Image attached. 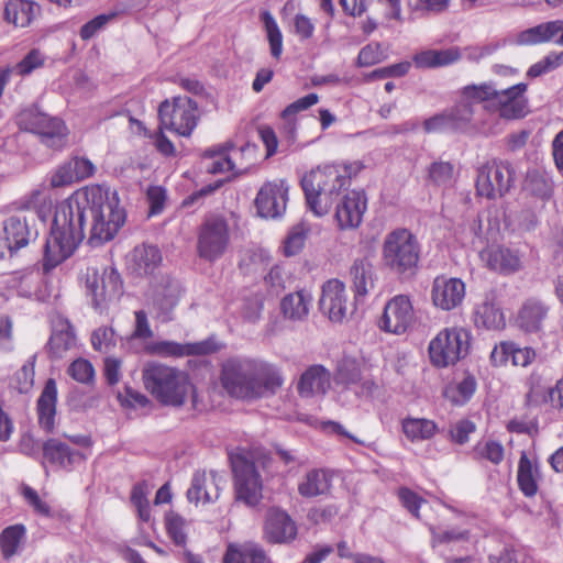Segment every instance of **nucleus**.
<instances>
[{"label": "nucleus", "mask_w": 563, "mask_h": 563, "mask_svg": "<svg viewBox=\"0 0 563 563\" xmlns=\"http://www.w3.org/2000/svg\"><path fill=\"white\" fill-rule=\"evenodd\" d=\"M103 211L102 185L80 188L56 205L49 233L43 245L42 268L45 274L74 255L87 231L88 244L92 247L115 238L119 218L104 227L101 223Z\"/></svg>", "instance_id": "1"}, {"label": "nucleus", "mask_w": 563, "mask_h": 563, "mask_svg": "<svg viewBox=\"0 0 563 563\" xmlns=\"http://www.w3.org/2000/svg\"><path fill=\"white\" fill-rule=\"evenodd\" d=\"M283 383L280 372L266 362L234 356L221 367V384L236 399L255 400L273 396Z\"/></svg>", "instance_id": "2"}, {"label": "nucleus", "mask_w": 563, "mask_h": 563, "mask_svg": "<svg viewBox=\"0 0 563 563\" xmlns=\"http://www.w3.org/2000/svg\"><path fill=\"white\" fill-rule=\"evenodd\" d=\"M350 185V167L344 166L343 170H341L334 164L311 170L300 179L307 209L316 217L327 214L333 202V196H339L340 191L346 189Z\"/></svg>", "instance_id": "3"}, {"label": "nucleus", "mask_w": 563, "mask_h": 563, "mask_svg": "<svg viewBox=\"0 0 563 563\" xmlns=\"http://www.w3.org/2000/svg\"><path fill=\"white\" fill-rule=\"evenodd\" d=\"M421 245L417 236L407 228H396L388 232L382 244V265L399 282L408 283L419 272Z\"/></svg>", "instance_id": "4"}, {"label": "nucleus", "mask_w": 563, "mask_h": 563, "mask_svg": "<svg viewBox=\"0 0 563 563\" xmlns=\"http://www.w3.org/2000/svg\"><path fill=\"white\" fill-rule=\"evenodd\" d=\"M553 41L563 46V37H505L501 41L492 42L483 46H468L460 51L459 47L446 49H426L413 55V64L417 68H437L448 66L464 57L471 62L493 55L506 45H537Z\"/></svg>", "instance_id": "5"}, {"label": "nucleus", "mask_w": 563, "mask_h": 563, "mask_svg": "<svg viewBox=\"0 0 563 563\" xmlns=\"http://www.w3.org/2000/svg\"><path fill=\"white\" fill-rule=\"evenodd\" d=\"M143 382L146 389L165 406H183L188 393L194 389L187 374L159 363H148L143 368Z\"/></svg>", "instance_id": "6"}, {"label": "nucleus", "mask_w": 563, "mask_h": 563, "mask_svg": "<svg viewBox=\"0 0 563 563\" xmlns=\"http://www.w3.org/2000/svg\"><path fill=\"white\" fill-rule=\"evenodd\" d=\"M16 124L20 130L38 135L41 143L53 150H60L67 141L65 122L43 112L37 104L22 109L16 114Z\"/></svg>", "instance_id": "7"}, {"label": "nucleus", "mask_w": 563, "mask_h": 563, "mask_svg": "<svg viewBox=\"0 0 563 563\" xmlns=\"http://www.w3.org/2000/svg\"><path fill=\"white\" fill-rule=\"evenodd\" d=\"M471 334L464 328L441 330L429 343V358L433 366L445 368L456 364L470 352Z\"/></svg>", "instance_id": "8"}, {"label": "nucleus", "mask_w": 563, "mask_h": 563, "mask_svg": "<svg viewBox=\"0 0 563 563\" xmlns=\"http://www.w3.org/2000/svg\"><path fill=\"white\" fill-rule=\"evenodd\" d=\"M230 460L235 500L255 508L263 499V481L255 462L242 454L231 455Z\"/></svg>", "instance_id": "9"}, {"label": "nucleus", "mask_w": 563, "mask_h": 563, "mask_svg": "<svg viewBox=\"0 0 563 563\" xmlns=\"http://www.w3.org/2000/svg\"><path fill=\"white\" fill-rule=\"evenodd\" d=\"M197 111L198 103L190 97L177 96L172 101L166 99L158 107L159 124L188 137L197 126Z\"/></svg>", "instance_id": "10"}, {"label": "nucleus", "mask_w": 563, "mask_h": 563, "mask_svg": "<svg viewBox=\"0 0 563 563\" xmlns=\"http://www.w3.org/2000/svg\"><path fill=\"white\" fill-rule=\"evenodd\" d=\"M516 180V169L506 159H494L478 168L476 191L481 197L495 199L504 197Z\"/></svg>", "instance_id": "11"}, {"label": "nucleus", "mask_w": 563, "mask_h": 563, "mask_svg": "<svg viewBox=\"0 0 563 563\" xmlns=\"http://www.w3.org/2000/svg\"><path fill=\"white\" fill-rule=\"evenodd\" d=\"M229 242L230 231L225 219H207L198 231L197 253L200 258L213 263L225 253Z\"/></svg>", "instance_id": "12"}, {"label": "nucleus", "mask_w": 563, "mask_h": 563, "mask_svg": "<svg viewBox=\"0 0 563 563\" xmlns=\"http://www.w3.org/2000/svg\"><path fill=\"white\" fill-rule=\"evenodd\" d=\"M38 230L34 227L33 212H20L8 217L2 223L0 231V249L14 254L26 246L32 240H36Z\"/></svg>", "instance_id": "13"}, {"label": "nucleus", "mask_w": 563, "mask_h": 563, "mask_svg": "<svg viewBox=\"0 0 563 563\" xmlns=\"http://www.w3.org/2000/svg\"><path fill=\"white\" fill-rule=\"evenodd\" d=\"M184 291L180 280L170 275L162 276L153 287L152 307L161 322L173 320V311L178 306Z\"/></svg>", "instance_id": "14"}, {"label": "nucleus", "mask_w": 563, "mask_h": 563, "mask_svg": "<svg viewBox=\"0 0 563 563\" xmlns=\"http://www.w3.org/2000/svg\"><path fill=\"white\" fill-rule=\"evenodd\" d=\"M263 534L269 544H289L296 540L298 527L286 510L273 506L265 514Z\"/></svg>", "instance_id": "15"}, {"label": "nucleus", "mask_w": 563, "mask_h": 563, "mask_svg": "<svg viewBox=\"0 0 563 563\" xmlns=\"http://www.w3.org/2000/svg\"><path fill=\"white\" fill-rule=\"evenodd\" d=\"M287 200L288 185L285 180L267 181L260 188L254 205L261 218L278 219L286 210Z\"/></svg>", "instance_id": "16"}, {"label": "nucleus", "mask_w": 563, "mask_h": 563, "mask_svg": "<svg viewBox=\"0 0 563 563\" xmlns=\"http://www.w3.org/2000/svg\"><path fill=\"white\" fill-rule=\"evenodd\" d=\"M415 321L411 301L406 295H398L390 299L384 309L380 328L390 333H405Z\"/></svg>", "instance_id": "17"}, {"label": "nucleus", "mask_w": 563, "mask_h": 563, "mask_svg": "<svg viewBox=\"0 0 563 563\" xmlns=\"http://www.w3.org/2000/svg\"><path fill=\"white\" fill-rule=\"evenodd\" d=\"M367 209V197L364 190L346 192L335 208V220L340 230L356 229L363 221Z\"/></svg>", "instance_id": "18"}, {"label": "nucleus", "mask_w": 563, "mask_h": 563, "mask_svg": "<svg viewBox=\"0 0 563 563\" xmlns=\"http://www.w3.org/2000/svg\"><path fill=\"white\" fill-rule=\"evenodd\" d=\"M466 287L457 277L438 276L432 283L431 298L437 308L450 311L462 305Z\"/></svg>", "instance_id": "19"}, {"label": "nucleus", "mask_w": 563, "mask_h": 563, "mask_svg": "<svg viewBox=\"0 0 563 563\" xmlns=\"http://www.w3.org/2000/svg\"><path fill=\"white\" fill-rule=\"evenodd\" d=\"M163 261L158 246L143 243L136 245L126 256V268L135 277L152 276Z\"/></svg>", "instance_id": "20"}, {"label": "nucleus", "mask_w": 563, "mask_h": 563, "mask_svg": "<svg viewBox=\"0 0 563 563\" xmlns=\"http://www.w3.org/2000/svg\"><path fill=\"white\" fill-rule=\"evenodd\" d=\"M331 386V373L322 364L309 365L299 376L296 389L303 399L324 396Z\"/></svg>", "instance_id": "21"}, {"label": "nucleus", "mask_w": 563, "mask_h": 563, "mask_svg": "<svg viewBox=\"0 0 563 563\" xmlns=\"http://www.w3.org/2000/svg\"><path fill=\"white\" fill-rule=\"evenodd\" d=\"M319 308L333 322H341L346 314L345 286L339 279L328 280L322 286Z\"/></svg>", "instance_id": "22"}, {"label": "nucleus", "mask_w": 563, "mask_h": 563, "mask_svg": "<svg viewBox=\"0 0 563 563\" xmlns=\"http://www.w3.org/2000/svg\"><path fill=\"white\" fill-rule=\"evenodd\" d=\"M42 451L44 460L67 471L73 470L86 459L80 451L74 450L68 444L54 438L44 441Z\"/></svg>", "instance_id": "23"}, {"label": "nucleus", "mask_w": 563, "mask_h": 563, "mask_svg": "<svg viewBox=\"0 0 563 563\" xmlns=\"http://www.w3.org/2000/svg\"><path fill=\"white\" fill-rule=\"evenodd\" d=\"M221 345L213 336L194 343H178L175 341H161L156 344V351L163 356H190L209 355L218 352Z\"/></svg>", "instance_id": "24"}, {"label": "nucleus", "mask_w": 563, "mask_h": 563, "mask_svg": "<svg viewBox=\"0 0 563 563\" xmlns=\"http://www.w3.org/2000/svg\"><path fill=\"white\" fill-rule=\"evenodd\" d=\"M57 394L56 380L48 378L36 400L38 426L46 433H53L55 429Z\"/></svg>", "instance_id": "25"}, {"label": "nucleus", "mask_w": 563, "mask_h": 563, "mask_svg": "<svg viewBox=\"0 0 563 563\" xmlns=\"http://www.w3.org/2000/svg\"><path fill=\"white\" fill-rule=\"evenodd\" d=\"M549 310V306L540 299L529 298L518 312L517 324L526 333H537L542 330Z\"/></svg>", "instance_id": "26"}, {"label": "nucleus", "mask_w": 563, "mask_h": 563, "mask_svg": "<svg viewBox=\"0 0 563 563\" xmlns=\"http://www.w3.org/2000/svg\"><path fill=\"white\" fill-rule=\"evenodd\" d=\"M486 253L488 268L500 275H512L521 268V260L516 250L504 245H495L488 247Z\"/></svg>", "instance_id": "27"}, {"label": "nucleus", "mask_w": 563, "mask_h": 563, "mask_svg": "<svg viewBox=\"0 0 563 563\" xmlns=\"http://www.w3.org/2000/svg\"><path fill=\"white\" fill-rule=\"evenodd\" d=\"M350 277L352 280V289L356 298L365 297L374 289L377 282L375 267L369 258H355L350 267Z\"/></svg>", "instance_id": "28"}, {"label": "nucleus", "mask_w": 563, "mask_h": 563, "mask_svg": "<svg viewBox=\"0 0 563 563\" xmlns=\"http://www.w3.org/2000/svg\"><path fill=\"white\" fill-rule=\"evenodd\" d=\"M187 499L190 503L199 501L211 503L219 497V486L217 473L210 472V478L205 472H196L192 475L190 487L187 490Z\"/></svg>", "instance_id": "29"}, {"label": "nucleus", "mask_w": 563, "mask_h": 563, "mask_svg": "<svg viewBox=\"0 0 563 563\" xmlns=\"http://www.w3.org/2000/svg\"><path fill=\"white\" fill-rule=\"evenodd\" d=\"M280 20L289 32L297 35H312L314 23L311 18L300 12L297 0H288L280 10Z\"/></svg>", "instance_id": "30"}, {"label": "nucleus", "mask_w": 563, "mask_h": 563, "mask_svg": "<svg viewBox=\"0 0 563 563\" xmlns=\"http://www.w3.org/2000/svg\"><path fill=\"white\" fill-rule=\"evenodd\" d=\"M75 344V331L69 320L64 319L54 327L46 350L49 358H62L64 353Z\"/></svg>", "instance_id": "31"}, {"label": "nucleus", "mask_w": 563, "mask_h": 563, "mask_svg": "<svg viewBox=\"0 0 563 563\" xmlns=\"http://www.w3.org/2000/svg\"><path fill=\"white\" fill-rule=\"evenodd\" d=\"M522 189L531 197L549 200L553 194L552 177L542 168H529L523 180Z\"/></svg>", "instance_id": "32"}, {"label": "nucleus", "mask_w": 563, "mask_h": 563, "mask_svg": "<svg viewBox=\"0 0 563 563\" xmlns=\"http://www.w3.org/2000/svg\"><path fill=\"white\" fill-rule=\"evenodd\" d=\"M332 486V473L324 468L309 471L298 486L302 497L312 498L330 492Z\"/></svg>", "instance_id": "33"}, {"label": "nucleus", "mask_w": 563, "mask_h": 563, "mask_svg": "<svg viewBox=\"0 0 563 563\" xmlns=\"http://www.w3.org/2000/svg\"><path fill=\"white\" fill-rule=\"evenodd\" d=\"M40 12V5L29 0H9L4 8V18L15 26L25 27Z\"/></svg>", "instance_id": "34"}, {"label": "nucleus", "mask_w": 563, "mask_h": 563, "mask_svg": "<svg viewBox=\"0 0 563 563\" xmlns=\"http://www.w3.org/2000/svg\"><path fill=\"white\" fill-rule=\"evenodd\" d=\"M102 208L104 211L101 223L104 227L107 223L112 224L119 218L118 228L114 230L117 235L126 221V211L121 206L118 191L104 185H102Z\"/></svg>", "instance_id": "35"}, {"label": "nucleus", "mask_w": 563, "mask_h": 563, "mask_svg": "<svg viewBox=\"0 0 563 563\" xmlns=\"http://www.w3.org/2000/svg\"><path fill=\"white\" fill-rule=\"evenodd\" d=\"M401 431L410 442L415 443L432 439L439 428L433 420L407 416L401 420Z\"/></svg>", "instance_id": "36"}, {"label": "nucleus", "mask_w": 563, "mask_h": 563, "mask_svg": "<svg viewBox=\"0 0 563 563\" xmlns=\"http://www.w3.org/2000/svg\"><path fill=\"white\" fill-rule=\"evenodd\" d=\"M474 323L477 329L498 330L505 327L504 313L493 301L486 299L476 307Z\"/></svg>", "instance_id": "37"}, {"label": "nucleus", "mask_w": 563, "mask_h": 563, "mask_svg": "<svg viewBox=\"0 0 563 563\" xmlns=\"http://www.w3.org/2000/svg\"><path fill=\"white\" fill-rule=\"evenodd\" d=\"M26 528L22 523L5 527L0 533V550L4 560L18 553L19 547L25 539Z\"/></svg>", "instance_id": "38"}, {"label": "nucleus", "mask_w": 563, "mask_h": 563, "mask_svg": "<svg viewBox=\"0 0 563 563\" xmlns=\"http://www.w3.org/2000/svg\"><path fill=\"white\" fill-rule=\"evenodd\" d=\"M517 483L526 497H533L538 492V483L533 475V466L525 451L518 462Z\"/></svg>", "instance_id": "39"}, {"label": "nucleus", "mask_w": 563, "mask_h": 563, "mask_svg": "<svg viewBox=\"0 0 563 563\" xmlns=\"http://www.w3.org/2000/svg\"><path fill=\"white\" fill-rule=\"evenodd\" d=\"M445 111L453 133L465 131L474 115L472 102L465 100L455 103L453 107L445 109Z\"/></svg>", "instance_id": "40"}, {"label": "nucleus", "mask_w": 563, "mask_h": 563, "mask_svg": "<svg viewBox=\"0 0 563 563\" xmlns=\"http://www.w3.org/2000/svg\"><path fill=\"white\" fill-rule=\"evenodd\" d=\"M280 311L285 318L301 319L309 312L308 301L302 291L286 295L280 301Z\"/></svg>", "instance_id": "41"}, {"label": "nucleus", "mask_w": 563, "mask_h": 563, "mask_svg": "<svg viewBox=\"0 0 563 563\" xmlns=\"http://www.w3.org/2000/svg\"><path fill=\"white\" fill-rule=\"evenodd\" d=\"M185 519L179 514L169 510L165 515V529L176 547H185L187 543V534L184 531Z\"/></svg>", "instance_id": "42"}, {"label": "nucleus", "mask_w": 563, "mask_h": 563, "mask_svg": "<svg viewBox=\"0 0 563 563\" xmlns=\"http://www.w3.org/2000/svg\"><path fill=\"white\" fill-rule=\"evenodd\" d=\"M476 389L477 380L475 376L471 372L465 371L464 377L455 385L456 395L451 398L452 404L456 406L466 405L474 396Z\"/></svg>", "instance_id": "43"}, {"label": "nucleus", "mask_w": 563, "mask_h": 563, "mask_svg": "<svg viewBox=\"0 0 563 563\" xmlns=\"http://www.w3.org/2000/svg\"><path fill=\"white\" fill-rule=\"evenodd\" d=\"M462 96L466 99L465 101L482 102L486 100L497 99L499 91L494 87L492 82H483L479 85H467L462 88Z\"/></svg>", "instance_id": "44"}, {"label": "nucleus", "mask_w": 563, "mask_h": 563, "mask_svg": "<svg viewBox=\"0 0 563 563\" xmlns=\"http://www.w3.org/2000/svg\"><path fill=\"white\" fill-rule=\"evenodd\" d=\"M307 233L308 230L305 228L303 223L296 224L291 228L284 242L285 256H295L302 251L307 239Z\"/></svg>", "instance_id": "45"}, {"label": "nucleus", "mask_w": 563, "mask_h": 563, "mask_svg": "<svg viewBox=\"0 0 563 563\" xmlns=\"http://www.w3.org/2000/svg\"><path fill=\"white\" fill-rule=\"evenodd\" d=\"M410 62L404 60L396 64L387 65L376 68L365 75L366 81H375L385 78H399L404 77L410 69Z\"/></svg>", "instance_id": "46"}, {"label": "nucleus", "mask_w": 563, "mask_h": 563, "mask_svg": "<svg viewBox=\"0 0 563 563\" xmlns=\"http://www.w3.org/2000/svg\"><path fill=\"white\" fill-rule=\"evenodd\" d=\"M35 363L36 354H33L14 374L13 379L16 383V389L19 390L20 394H25L33 387L35 376Z\"/></svg>", "instance_id": "47"}, {"label": "nucleus", "mask_w": 563, "mask_h": 563, "mask_svg": "<svg viewBox=\"0 0 563 563\" xmlns=\"http://www.w3.org/2000/svg\"><path fill=\"white\" fill-rule=\"evenodd\" d=\"M44 56L37 48H32L24 57L14 66V71L21 77L31 75L35 69L44 65Z\"/></svg>", "instance_id": "48"}, {"label": "nucleus", "mask_w": 563, "mask_h": 563, "mask_svg": "<svg viewBox=\"0 0 563 563\" xmlns=\"http://www.w3.org/2000/svg\"><path fill=\"white\" fill-rule=\"evenodd\" d=\"M68 375L82 384L90 383L95 377V368L92 364L82 357L71 362L67 369Z\"/></svg>", "instance_id": "49"}, {"label": "nucleus", "mask_w": 563, "mask_h": 563, "mask_svg": "<svg viewBox=\"0 0 563 563\" xmlns=\"http://www.w3.org/2000/svg\"><path fill=\"white\" fill-rule=\"evenodd\" d=\"M385 57V49L379 43H369L360 51L357 65L360 67H368L380 63Z\"/></svg>", "instance_id": "50"}, {"label": "nucleus", "mask_w": 563, "mask_h": 563, "mask_svg": "<svg viewBox=\"0 0 563 563\" xmlns=\"http://www.w3.org/2000/svg\"><path fill=\"white\" fill-rule=\"evenodd\" d=\"M422 126L427 134L453 133L452 125L450 124L445 110L424 119Z\"/></svg>", "instance_id": "51"}, {"label": "nucleus", "mask_w": 563, "mask_h": 563, "mask_svg": "<svg viewBox=\"0 0 563 563\" xmlns=\"http://www.w3.org/2000/svg\"><path fill=\"white\" fill-rule=\"evenodd\" d=\"M21 494L36 514L46 518H51L53 516L49 505L41 499L34 488L29 485H23Z\"/></svg>", "instance_id": "52"}, {"label": "nucleus", "mask_w": 563, "mask_h": 563, "mask_svg": "<svg viewBox=\"0 0 563 563\" xmlns=\"http://www.w3.org/2000/svg\"><path fill=\"white\" fill-rule=\"evenodd\" d=\"M499 114L507 120L521 119L526 115L527 100H498Z\"/></svg>", "instance_id": "53"}, {"label": "nucleus", "mask_w": 563, "mask_h": 563, "mask_svg": "<svg viewBox=\"0 0 563 563\" xmlns=\"http://www.w3.org/2000/svg\"><path fill=\"white\" fill-rule=\"evenodd\" d=\"M429 178L435 185L448 184L453 175V165L448 162H434L428 169Z\"/></svg>", "instance_id": "54"}, {"label": "nucleus", "mask_w": 563, "mask_h": 563, "mask_svg": "<svg viewBox=\"0 0 563 563\" xmlns=\"http://www.w3.org/2000/svg\"><path fill=\"white\" fill-rule=\"evenodd\" d=\"M148 216L159 214L165 206L166 189L162 186H150L146 192Z\"/></svg>", "instance_id": "55"}, {"label": "nucleus", "mask_w": 563, "mask_h": 563, "mask_svg": "<svg viewBox=\"0 0 563 563\" xmlns=\"http://www.w3.org/2000/svg\"><path fill=\"white\" fill-rule=\"evenodd\" d=\"M319 101V96L316 92H309L306 96L289 103L283 111L282 118H294L300 111L307 110Z\"/></svg>", "instance_id": "56"}, {"label": "nucleus", "mask_w": 563, "mask_h": 563, "mask_svg": "<svg viewBox=\"0 0 563 563\" xmlns=\"http://www.w3.org/2000/svg\"><path fill=\"white\" fill-rule=\"evenodd\" d=\"M398 497L404 508H406L413 517H419V510L424 501L416 492L408 487L398 489Z\"/></svg>", "instance_id": "57"}, {"label": "nucleus", "mask_w": 563, "mask_h": 563, "mask_svg": "<svg viewBox=\"0 0 563 563\" xmlns=\"http://www.w3.org/2000/svg\"><path fill=\"white\" fill-rule=\"evenodd\" d=\"M264 309L263 298L260 296H251L244 299L242 307V317L245 321L255 323L260 320Z\"/></svg>", "instance_id": "58"}, {"label": "nucleus", "mask_w": 563, "mask_h": 563, "mask_svg": "<svg viewBox=\"0 0 563 563\" xmlns=\"http://www.w3.org/2000/svg\"><path fill=\"white\" fill-rule=\"evenodd\" d=\"M476 426L470 419L459 420L449 431L453 442L463 445L468 442L470 434L475 432Z\"/></svg>", "instance_id": "59"}, {"label": "nucleus", "mask_w": 563, "mask_h": 563, "mask_svg": "<svg viewBox=\"0 0 563 563\" xmlns=\"http://www.w3.org/2000/svg\"><path fill=\"white\" fill-rule=\"evenodd\" d=\"M70 163L64 162L49 176V185L53 188H62L75 183Z\"/></svg>", "instance_id": "60"}, {"label": "nucleus", "mask_w": 563, "mask_h": 563, "mask_svg": "<svg viewBox=\"0 0 563 563\" xmlns=\"http://www.w3.org/2000/svg\"><path fill=\"white\" fill-rule=\"evenodd\" d=\"M67 162L70 163V169L76 181L86 179L95 173V165L86 157L75 156Z\"/></svg>", "instance_id": "61"}, {"label": "nucleus", "mask_w": 563, "mask_h": 563, "mask_svg": "<svg viewBox=\"0 0 563 563\" xmlns=\"http://www.w3.org/2000/svg\"><path fill=\"white\" fill-rule=\"evenodd\" d=\"M518 35H563V21H550L520 32Z\"/></svg>", "instance_id": "62"}, {"label": "nucleus", "mask_w": 563, "mask_h": 563, "mask_svg": "<svg viewBox=\"0 0 563 563\" xmlns=\"http://www.w3.org/2000/svg\"><path fill=\"white\" fill-rule=\"evenodd\" d=\"M118 399L126 408L145 407L148 404V398L144 394L130 386H125L124 395L119 393Z\"/></svg>", "instance_id": "63"}, {"label": "nucleus", "mask_w": 563, "mask_h": 563, "mask_svg": "<svg viewBox=\"0 0 563 563\" xmlns=\"http://www.w3.org/2000/svg\"><path fill=\"white\" fill-rule=\"evenodd\" d=\"M117 18V13L99 14L81 26L79 35H95V33L102 31L107 23Z\"/></svg>", "instance_id": "64"}]
</instances>
